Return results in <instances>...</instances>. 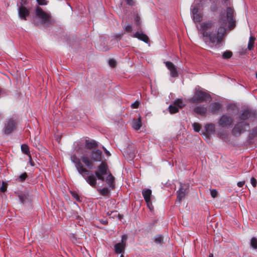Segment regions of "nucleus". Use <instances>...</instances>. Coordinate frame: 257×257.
<instances>
[{"label":"nucleus","mask_w":257,"mask_h":257,"mask_svg":"<svg viewBox=\"0 0 257 257\" xmlns=\"http://www.w3.org/2000/svg\"><path fill=\"white\" fill-rule=\"evenodd\" d=\"M199 9L193 5L190 8L191 18L195 23L200 38L210 48H220L226 31L235 27L233 10L228 8L219 15L217 24L214 20L200 22L203 16Z\"/></svg>","instance_id":"nucleus-1"},{"label":"nucleus","mask_w":257,"mask_h":257,"mask_svg":"<svg viewBox=\"0 0 257 257\" xmlns=\"http://www.w3.org/2000/svg\"><path fill=\"white\" fill-rule=\"evenodd\" d=\"M85 146L80 141H77L74 143L73 145V149L74 153L70 156V160L74 164L75 167L78 173L84 178L86 182L92 187L96 186L97 180L95 177L91 174V175L85 176V174H89V171L85 168L82 162L80 161L77 155H84L85 154Z\"/></svg>","instance_id":"nucleus-2"},{"label":"nucleus","mask_w":257,"mask_h":257,"mask_svg":"<svg viewBox=\"0 0 257 257\" xmlns=\"http://www.w3.org/2000/svg\"><path fill=\"white\" fill-rule=\"evenodd\" d=\"M36 17L40 21V24L44 27H49L54 22V20L49 11H45L41 7L37 6L35 9Z\"/></svg>","instance_id":"nucleus-3"},{"label":"nucleus","mask_w":257,"mask_h":257,"mask_svg":"<svg viewBox=\"0 0 257 257\" xmlns=\"http://www.w3.org/2000/svg\"><path fill=\"white\" fill-rule=\"evenodd\" d=\"M109 171L107 164L104 162H101V164L97 167V171L95 172V175L89 171V174H85V176H87L92 174L95 178L98 180L103 181L104 180V176L107 175Z\"/></svg>","instance_id":"nucleus-4"},{"label":"nucleus","mask_w":257,"mask_h":257,"mask_svg":"<svg viewBox=\"0 0 257 257\" xmlns=\"http://www.w3.org/2000/svg\"><path fill=\"white\" fill-rule=\"evenodd\" d=\"M210 99H211V96L209 94L206 92L196 89L194 95L189 98L188 101L190 103H195L205 102Z\"/></svg>","instance_id":"nucleus-5"},{"label":"nucleus","mask_w":257,"mask_h":257,"mask_svg":"<svg viewBox=\"0 0 257 257\" xmlns=\"http://www.w3.org/2000/svg\"><path fill=\"white\" fill-rule=\"evenodd\" d=\"M249 128V124L245 122H239L235 124L232 130L233 136L237 137Z\"/></svg>","instance_id":"nucleus-6"},{"label":"nucleus","mask_w":257,"mask_h":257,"mask_svg":"<svg viewBox=\"0 0 257 257\" xmlns=\"http://www.w3.org/2000/svg\"><path fill=\"white\" fill-rule=\"evenodd\" d=\"M127 239V235L123 234L121 237V242L117 243L114 245V250L116 253H124Z\"/></svg>","instance_id":"nucleus-7"},{"label":"nucleus","mask_w":257,"mask_h":257,"mask_svg":"<svg viewBox=\"0 0 257 257\" xmlns=\"http://www.w3.org/2000/svg\"><path fill=\"white\" fill-rule=\"evenodd\" d=\"M233 119L231 117L227 115H222L218 120V124L222 127H227L231 125Z\"/></svg>","instance_id":"nucleus-8"},{"label":"nucleus","mask_w":257,"mask_h":257,"mask_svg":"<svg viewBox=\"0 0 257 257\" xmlns=\"http://www.w3.org/2000/svg\"><path fill=\"white\" fill-rule=\"evenodd\" d=\"M16 127V122L15 120L12 118L8 119L5 123V127L3 131L5 134L8 135L11 134Z\"/></svg>","instance_id":"nucleus-9"},{"label":"nucleus","mask_w":257,"mask_h":257,"mask_svg":"<svg viewBox=\"0 0 257 257\" xmlns=\"http://www.w3.org/2000/svg\"><path fill=\"white\" fill-rule=\"evenodd\" d=\"M89 157L94 162H102V152L98 149H94L89 153Z\"/></svg>","instance_id":"nucleus-10"},{"label":"nucleus","mask_w":257,"mask_h":257,"mask_svg":"<svg viewBox=\"0 0 257 257\" xmlns=\"http://www.w3.org/2000/svg\"><path fill=\"white\" fill-rule=\"evenodd\" d=\"M188 187L189 185L188 184L180 183V188L177 191V199L179 202L181 201L182 199L186 196L187 194V190L188 189Z\"/></svg>","instance_id":"nucleus-11"},{"label":"nucleus","mask_w":257,"mask_h":257,"mask_svg":"<svg viewBox=\"0 0 257 257\" xmlns=\"http://www.w3.org/2000/svg\"><path fill=\"white\" fill-rule=\"evenodd\" d=\"M194 112L202 116H205L207 115L208 109L205 105L199 104L196 105L193 109Z\"/></svg>","instance_id":"nucleus-12"},{"label":"nucleus","mask_w":257,"mask_h":257,"mask_svg":"<svg viewBox=\"0 0 257 257\" xmlns=\"http://www.w3.org/2000/svg\"><path fill=\"white\" fill-rule=\"evenodd\" d=\"M222 104L219 102H212L208 105V112L211 114H215L220 111Z\"/></svg>","instance_id":"nucleus-13"},{"label":"nucleus","mask_w":257,"mask_h":257,"mask_svg":"<svg viewBox=\"0 0 257 257\" xmlns=\"http://www.w3.org/2000/svg\"><path fill=\"white\" fill-rule=\"evenodd\" d=\"M255 115V112L249 109H245L240 112L239 118L241 120H246L249 118H252Z\"/></svg>","instance_id":"nucleus-14"},{"label":"nucleus","mask_w":257,"mask_h":257,"mask_svg":"<svg viewBox=\"0 0 257 257\" xmlns=\"http://www.w3.org/2000/svg\"><path fill=\"white\" fill-rule=\"evenodd\" d=\"M166 66L169 69L170 72V75L172 77H177L178 76V73L176 67L171 62L167 61L165 62Z\"/></svg>","instance_id":"nucleus-15"},{"label":"nucleus","mask_w":257,"mask_h":257,"mask_svg":"<svg viewBox=\"0 0 257 257\" xmlns=\"http://www.w3.org/2000/svg\"><path fill=\"white\" fill-rule=\"evenodd\" d=\"M80 161L84 163L85 166L89 169H92L94 168V164L92 160L86 154L82 155L80 158Z\"/></svg>","instance_id":"nucleus-16"},{"label":"nucleus","mask_w":257,"mask_h":257,"mask_svg":"<svg viewBox=\"0 0 257 257\" xmlns=\"http://www.w3.org/2000/svg\"><path fill=\"white\" fill-rule=\"evenodd\" d=\"M80 161L84 163L85 166L89 169H92L94 168V164L92 160L86 154L82 155L80 158Z\"/></svg>","instance_id":"nucleus-17"},{"label":"nucleus","mask_w":257,"mask_h":257,"mask_svg":"<svg viewBox=\"0 0 257 257\" xmlns=\"http://www.w3.org/2000/svg\"><path fill=\"white\" fill-rule=\"evenodd\" d=\"M114 179V177L110 172L107 174L106 178H104V181H105L110 190H113L115 188Z\"/></svg>","instance_id":"nucleus-18"},{"label":"nucleus","mask_w":257,"mask_h":257,"mask_svg":"<svg viewBox=\"0 0 257 257\" xmlns=\"http://www.w3.org/2000/svg\"><path fill=\"white\" fill-rule=\"evenodd\" d=\"M30 14L29 10L24 6H20L18 8V15L19 17L22 19L26 20V18Z\"/></svg>","instance_id":"nucleus-19"},{"label":"nucleus","mask_w":257,"mask_h":257,"mask_svg":"<svg viewBox=\"0 0 257 257\" xmlns=\"http://www.w3.org/2000/svg\"><path fill=\"white\" fill-rule=\"evenodd\" d=\"M209 5V2L208 0H195L193 5L198 8L203 10Z\"/></svg>","instance_id":"nucleus-20"},{"label":"nucleus","mask_w":257,"mask_h":257,"mask_svg":"<svg viewBox=\"0 0 257 257\" xmlns=\"http://www.w3.org/2000/svg\"><path fill=\"white\" fill-rule=\"evenodd\" d=\"M204 130L207 135H211L215 132V126L212 123H208L205 125Z\"/></svg>","instance_id":"nucleus-21"},{"label":"nucleus","mask_w":257,"mask_h":257,"mask_svg":"<svg viewBox=\"0 0 257 257\" xmlns=\"http://www.w3.org/2000/svg\"><path fill=\"white\" fill-rule=\"evenodd\" d=\"M134 37L138 38L141 41L144 42L146 43H148L149 39L148 37L143 33L137 32L134 34Z\"/></svg>","instance_id":"nucleus-22"},{"label":"nucleus","mask_w":257,"mask_h":257,"mask_svg":"<svg viewBox=\"0 0 257 257\" xmlns=\"http://www.w3.org/2000/svg\"><path fill=\"white\" fill-rule=\"evenodd\" d=\"M85 146L87 149H92L97 147V142L93 140H86Z\"/></svg>","instance_id":"nucleus-23"},{"label":"nucleus","mask_w":257,"mask_h":257,"mask_svg":"<svg viewBox=\"0 0 257 257\" xmlns=\"http://www.w3.org/2000/svg\"><path fill=\"white\" fill-rule=\"evenodd\" d=\"M217 136L218 138L222 139V140L227 142L229 140L228 139V136L229 134L228 133L224 130H220L218 131L217 133Z\"/></svg>","instance_id":"nucleus-24"},{"label":"nucleus","mask_w":257,"mask_h":257,"mask_svg":"<svg viewBox=\"0 0 257 257\" xmlns=\"http://www.w3.org/2000/svg\"><path fill=\"white\" fill-rule=\"evenodd\" d=\"M132 126L136 130L140 129L142 126V121L140 116L137 119H134L133 120Z\"/></svg>","instance_id":"nucleus-25"},{"label":"nucleus","mask_w":257,"mask_h":257,"mask_svg":"<svg viewBox=\"0 0 257 257\" xmlns=\"http://www.w3.org/2000/svg\"><path fill=\"white\" fill-rule=\"evenodd\" d=\"M142 194L146 202H148L149 200H151L152 190L150 189H145L142 191Z\"/></svg>","instance_id":"nucleus-26"},{"label":"nucleus","mask_w":257,"mask_h":257,"mask_svg":"<svg viewBox=\"0 0 257 257\" xmlns=\"http://www.w3.org/2000/svg\"><path fill=\"white\" fill-rule=\"evenodd\" d=\"M110 189L107 187L97 189V191L102 196L110 195Z\"/></svg>","instance_id":"nucleus-27"},{"label":"nucleus","mask_w":257,"mask_h":257,"mask_svg":"<svg viewBox=\"0 0 257 257\" xmlns=\"http://www.w3.org/2000/svg\"><path fill=\"white\" fill-rule=\"evenodd\" d=\"M174 104L179 108H182L185 105V103L182 99H177L174 100Z\"/></svg>","instance_id":"nucleus-28"},{"label":"nucleus","mask_w":257,"mask_h":257,"mask_svg":"<svg viewBox=\"0 0 257 257\" xmlns=\"http://www.w3.org/2000/svg\"><path fill=\"white\" fill-rule=\"evenodd\" d=\"M221 2H222V4L223 5H224L225 6L227 7V8L225 10H224L223 11H222L220 15H221L222 13H223L228 8H231L233 10V11H234L233 8L230 6V2L229 0H221ZM234 18L235 19V21L236 22L235 18V11H234Z\"/></svg>","instance_id":"nucleus-29"},{"label":"nucleus","mask_w":257,"mask_h":257,"mask_svg":"<svg viewBox=\"0 0 257 257\" xmlns=\"http://www.w3.org/2000/svg\"><path fill=\"white\" fill-rule=\"evenodd\" d=\"M21 150L22 152L26 155H29L30 154L29 147L26 144H23L21 145Z\"/></svg>","instance_id":"nucleus-30"},{"label":"nucleus","mask_w":257,"mask_h":257,"mask_svg":"<svg viewBox=\"0 0 257 257\" xmlns=\"http://www.w3.org/2000/svg\"><path fill=\"white\" fill-rule=\"evenodd\" d=\"M169 111L171 113H175L179 111V108L176 106V105H170L169 106Z\"/></svg>","instance_id":"nucleus-31"},{"label":"nucleus","mask_w":257,"mask_h":257,"mask_svg":"<svg viewBox=\"0 0 257 257\" xmlns=\"http://www.w3.org/2000/svg\"><path fill=\"white\" fill-rule=\"evenodd\" d=\"M250 245L253 249H257V238L254 237L251 238L250 240Z\"/></svg>","instance_id":"nucleus-32"},{"label":"nucleus","mask_w":257,"mask_h":257,"mask_svg":"<svg viewBox=\"0 0 257 257\" xmlns=\"http://www.w3.org/2000/svg\"><path fill=\"white\" fill-rule=\"evenodd\" d=\"M232 55V53L230 51H226L222 54V58L223 59H229Z\"/></svg>","instance_id":"nucleus-33"},{"label":"nucleus","mask_w":257,"mask_h":257,"mask_svg":"<svg viewBox=\"0 0 257 257\" xmlns=\"http://www.w3.org/2000/svg\"><path fill=\"white\" fill-rule=\"evenodd\" d=\"M8 187V184L7 182L5 181L2 182V185L0 187V191L5 193L7 190Z\"/></svg>","instance_id":"nucleus-34"},{"label":"nucleus","mask_w":257,"mask_h":257,"mask_svg":"<svg viewBox=\"0 0 257 257\" xmlns=\"http://www.w3.org/2000/svg\"><path fill=\"white\" fill-rule=\"evenodd\" d=\"M193 130L195 132H199L200 131L201 126L200 124L197 122H194L192 124Z\"/></svg>","instance_id":"nucleus-35"},{"label":"nucleus","mask_w":257,"mask_h":257,"mask_svg":"<svg viewBox=\"0 0 257 257\" xmlns=\"http://www.w3.org/2000/svg\"><path fill=\"white\" fill-rule=\"evenodd\" d=\"M163 241V236L161 235H157L155 237V242L157 244L162 243Z\"/></svg>","instance_id":"nucleus-36"},{"label":"nucleus","mask_w":257,"mask_h":257,"mask_svg":"<svg viewBox=\"0 0 257 257\" xmlns=\"http://www.w3.org/2000/svg\"><path fill=\"white\" fill-rule=\"evenodd\" d=\"M27 177V174L26 172L22 174L19 176L18 179L20 181L23 182L25 180Z\"/></svg>","instance_id":"nucleus-37"},{"label":"nucleus","mask_w":257,"mask_h":257,"mask_svg":"<svg viewBox=\"0 0 257 257\" xmlns=\"http://www.w3.org/2000/svg\"><path fill=\"white\" fill-rule=\"evenodd\" d=\"M218 9V7L217 6L216 3L214 1L213 3L211 4L210 6V10L212 12H216Z\"/></svg>","instance_id":"nucleus-38"},{"label":"nucleus","mask_w":257,"mask_h":257,"mask_svg":"<svg viewBox=\"0 0 257 257\" xmlns=\"http://www.w3.org/2000/svg\"><path fill=\"white\" fill-rule=\"evenodd\" d=\"M71 194L76 200L78 201H80V196L77 193L73 191H71Z\"/></svg>","instance_id":"nucleus-39"},{"label":"nucleus","mask_w":257,"mask_h":257,"mask_svg":"<svg viewBox=\"0 0 257 257\" xmlns=\"http://www.w3.org/2000/svg\"><path fill=\"white\" fill-rule=\"evenodd\" d=\"M38 4L41 6H45L48 4V1L46 0H36Z\"/></svg>","instance_id":"nucleus-40"},{"label":"nucleus","mask_w":257,"mask_h":257,"mask_svg":"<svg viewBox=\"0 0 257 257\" xmlns=\"http://www.w3.org/2000/svg\"><path fill=\"white\" fill-rule=\"evenodd\" d=\"M211 196L213 198H215L217 196L218 192L216 190L212 189L210 191Z\"/></svg>","instance_id":"nucleus-41"},{"label":"nucleus","mask_w":257,"mask_h":257,"mask_svg":"<svg viewBox=\"0 0 257 257\" xmlns=\"http://www.w3.org/2000/svg\"><path fill=\"white\" fill-rule=\"evenodd\" d=\"M124 30L127 32H131L132 31V26L127 24L124 27Z\"/></svg>","instance_id":"nucleus-42"},{"label":"nucleus","mask_w":257,"mask_h":257,"mask_svg":"<svg viewBox=\"0 0 257 257\" xmlns=\"http://www.w3.org/2000/svg\"><path fill=\"white\" fill-rule=\"evenodd\" d=\"M116 63V61L114 59H110L108 61V64L111 67H114Z\"/></svg>","instance_id":"nucleus-43"},{"label":"nucleus","mask_w":257,"mask_h":257,"mask_svg":"<svg viewBox=\"0 0 257 257\" xmlns=\"http://www.w3.org/2000/svg\"><path fill=\"white\" fill-rule=\"evenodd\" d=\"M254 42H252L251 41H248V49L249 50H251L253 47Z\"/></svg>","instance_id":"nucleus-44"},{"label":"nucleus","mask_w":257,"mask_h":257,"mask_svg":"<svg viewBox=\"0 0 257 257\" xmlns=\"http://www.w3.org/2000/svg\"><path fill=\"white\" fill-rule=\"evenodd\" d=\"M250 183L253 187H255L256 185V180L254 177H251L250 179Z\"/></svg>","instance_id":"nucleus-45"},{"label":"nucleus","mask_w":257,"mask_h":257,"mask_svg":"<svg viewBox=\"0 0 257 257\" xmlns=\"http://www.w3.org/2000/svg\"><path fill=\"white\" fill-rule=\"evenodd\" d=\"M27 0H19V2L17 4V5L19 4L20 5V6H24V5L27 4Z\"/></svg>","instance_id":"nucleus-46"},{"label":"nucleus","mask_w":257,"mask_h":257,"mask_svg":"<svg viewBox=\"0 0 257 257\" xmlns=\"http://www.w3.org/2000/svg\"><path fill=\"white\" fill-rule=\"evenodd\" d=\"M147 206L149 207V208L152 210L153 209V206L152 204L151 200H149L148 202H146Z\"/></svg>","instance_id":"nucleus-47"},{"label":"nucleus","mask_w":257,"mask_h":257,"mask_svg":"<svg viewBox=\"0 0 257 257\" xmlns=\"http://www.w3.org/2000/svg\"><path fill=\"white\" fill-rule=\"evenodd\" d=\"M139 102L138 101H136L132 104L131 106L133 108H137L139 107Z\"/></svg>","instance_id":"nucleus-48"},{"label":"nucleus","mask_w":257,"mask_h":257,"mask_svg":"<svg viewBox=\"0 0 257 257\" xmlns=\"http://www.w3.org/2000/svg\"><path fill=\"white\" fill-rule=\"evenodd\" d=\"M125 2L128 5L133 6L134 5V2L133 0H125Z\"/></svg>","instance_id":"nucleus-49"},{"label":"nucleus","mask_w":257,"mask_h":257,"mask_svg":"<svg viewBox=\"0 0 257 257\" xmlns=\"http://www.w3.org/2000/svg\"><path fill=\"white\" fill-rule=\"evenodd\" d=\"M130 157L132 159H133L135 156V150H133V151L131 152L130 154Z\"/></svg>","instance_id":"nucleus-50"},{"label":"nucleus","mask_w":257,"mask_h":257,"mask_svg":"<svg viewBox=\"0 0 257 257\" xmlns=\"http://www.w3.org/2000/svg\"><path fill=\"white\" fill-rule=\"evenodd\" d=\"M250 133L253 136L256 135L257 134V130L256 128L252 129Z\"/></svg>","instance_id":"nucleus-51"},{"label":"nucleus","mask_w":257,"mask_h":257,"mask_svg":"<svg viewBox=\"0 0 257 257\" xmlns=\"http://www.w3.org/2000/svg\"><path fill=\"white\" fill-rule=\"evenodd\" d=\"M244 181H240L237 183V185L239 187H242L244 185Z\"/></svg>","instance_id":"nucleus-52"},{"label":"nucleus","mask_w":257,"mask_h":257,"mask_svg":"<svg viewBox=\"0 0 257 257\" xmlns=\"http://www.w3.org/2000/svg\"><path fill=\"white\" fill-rule=\"evenodd\" d=\"M100 222H101V224L103 225H105L108 223V221L106 220L101 219L100 220Z\"/></svg>","instance_id":"nucleus-53"},{"label":"nucleus","mask_w":257,"mask_h":257,"mask_svg":"<svg viewBox=\"0 0 257 257\" xmlns=\"http://www.w3.org/2000/svg\"><path fill=\"white\" fill-rule=\"evenodd\" d=\"M19 200L21 203H24V199L23 196L20 195L19 196Z\"/></svg>","instance_id":"nucleus-54"},{"label":"nucleus","mask_w":257,"mask_h":257,"mask_svg":"<svg viewBox=\"0 0 257 257\" xmlns=\"http://www.w3.org/2000/svg\"><path fill=\"white\" fill-rule=\"evenodd\" d=\"M104 152L105 154L107 156H110L111 154H110V152L108 150H107V149H106V150H105Z\"/></svg>","instance_id":"nucleus-55"},{"label":"nucleus","mask_w":257,"mask_h":257,"mask_svg":"<svg viewBox=\"0 0 257 257\" xmlns=\"http://www.w3.org/2000/svg\"><path fill=\"white\" fill-rule=\"evenodd\" d=\"M254 40H255V38L254 37L251 36L249 38V41L254 42Z\"/></svg>","instance_id":"nucleus-56"},{"label":"nucleus","mask_w":257,"mask_h":257,"mask_svg":"<svg viewBox=\"0 0 257 257\" xmlns=\"http://www.w3.org/2000/svg\"><path fill=\"white\" fill-rule=\"evenodd\" d=\"M135 21L139 23V21H140V18L138 17H137L135 18Z\"/></svg>","instance_id":"nucleus-57"},{"label":"nucleus","mask_w":257,"mask_h":257,"mask_svg":"<svg viewBox=\"0 0 257 257\" xmlns=\"http://www.w3.org/2000/svg\"><path fill=\"white\" fill-rule=\"evenodd\" d=\"M6 92L3 89V91L1 92V95L2 96L4 95V94H5Z\"/></svg>","instance_id":"nucleus-58"},{"label":"nucleus","mask_w":257,"mask_h":257,"mask_svg":"<svg viewBox=\"0 0 257 257\" xmlns=\"http://www.w3.org/2000/svg\"><path fill=\"white\" fill-rule=\"evenodd\" d=\"M120 257H124V255H123V253H120Z\"/></svg>","instance_id":"nucleus-59"},{"label":"nucleus","mask_w":257,"mask_h":257,"mask_svg":"<svg viewBox=\"0 0 257 257\" xmlns=\"http://www.w3.org/2000/svg\"><path fill=\"white\" fill-rule=\"evenodd\" d=\"M102 149L103 150V151H104L105 150H106V148L104 147H102Z\"/></svg>","instance_id":"nucleus-60"},{"label":"nucleus","mask_w":257,"mask_h":257,"mask_svg":"<svg viewBox=\"0 0 257 257\" xmlns=\"http://www.w3.org/2000/svg\"><path fill=\"white\" fill-rule=\"evenodd\" d=\"M213 255L212 254H210L209 255V257H212Z\"/></svg>","instance_id":"nucleus-61"},{"label":"nucleus","mask_w":257,"mask_h":257,"mask_svg":"<svg viewBox=\"0 0 257 257\" xmlns=\"http://www.w3.org/2000/svg\"><path fill=\"white\" fill-rule=\"evenodd\" d=\"M256 78L257 79V73H256Z\"/></svg>","instance_id":"nucleus-62"}]
</instances>
